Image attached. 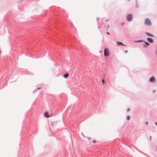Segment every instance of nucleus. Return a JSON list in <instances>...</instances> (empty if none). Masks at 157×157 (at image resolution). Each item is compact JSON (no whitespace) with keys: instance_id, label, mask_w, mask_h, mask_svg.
<instances>
[{"instance_id":"obj_1","label":"nucleus","mask_w":157,"mask_h":157,"mask_svg":"<svg viewBox=\"0 0 157 157\" xmlns=\"http://www.w3.org/2000/svg\"><path fill=\"white\" fill-rule=\"evenodd\" d=\"M145 24L148 25H151V22L150 20L148 18L146 19L145 21Z\"/></svg>"},{"instance_id":"obj_2","label":"nucleus","mask_w":157,"mask_h":157,"mask_svg":"<svg viewBox=\"0 0 157 157\" xmlns=\"http://www.w3.org/2000/svg\"><path fill=\"white\" fill-rule=\"evenodd\" d=\"M109 54V52L108 50L106 48H105L104 50V55L105 56H108Z\"/></svg>"},{"instance_id":"obj_3","label":"nucleus","mask_w":157,"mask_h":157,"mask_svg":"<svg viewBox=\"0 0 157 157\" xmlns=\"http://www.w3.org/2000/svg\"><path fill=\"white\" fill-rule=\"evenodd\" d=\"M127 18L128 21H131L132 18V14H130L128 15Z\"/></svg>"},{"instance_id":"obj_4","label":"nucleus","mask_w":157,"mask_h":157,"mask_svg":"<svg viewBox=\"0 0 157 157\" xmlns=\"http://www.w3.org/2000/svg\"><path fill=\"white\" fill-rule=\"evenodd\" d=\"M149 81L151 82H155V79L154 76H152L149 79Z\"/></svg>"},{"instance_id":"obj_5","label":"nucleus","mask_w":157,"mask_h":157,"mask_svg":"<svg viewBox=\"0 0 157 157\" xmlns=\"http://www.w3.org/2000/svg\"><path fill=\"white\" fill-rule=\"evenodd\" d=\"M44 117H50V116L48 115V111H45L44 113Z\"/></svg>"},{"instance_id":"obj_6","label":"nucleus","mask_w":157,"mask_h":157,"mask_svg":"<svg viewBox=\"0 0 157 157\" xmlns=\"http://www.w3.org/2000/svg\"><path fill=\"white\" fill-rule=\"evenodd\" d=\"M147 40L151 43H152L153 41V40L151 38H147Z\"/></svg>"},{"instance_id":"obj_7","label":"nucleus","mask_w":157,"mask_h":157,"mask_svg":"<svg viewBox=\"0 0 157 157\" xmlns=\"http://www.w3.org/2000/svg\"><path fill=\"white\" fill-rule=\"evenodd\" d=\"M69 76V75L68 73H66L64 75L63 77L65 78H67Z\"/></svg>"},{"instance_id":"obj_8","label":"nucleus","mask_w":157,"mask_h":157,"mask_svg":"<svg viewBox=\"0 0 157 157\" xmlns=\"http://www.w3.org/2000/svg\"><path fill=\"white\" fill-rule=\"evenodd\" d=\"M146 33L148 36H153V35L152 34H149L148 33Z\"/></svg>"},{"instance_id":"obj_9","label":"nucleus","mask_w":157,"mask_h":157,"mask_svg":"<svg viewBox=\"0 0 157 157\" xmlns=\"http://www.w3.org/2000/svg\"><path fill=\"white\" fill-rule=\"evenodd\" d=\"M145 44L146 45H148L149 44V43L147 42H145Z\"/></svg>"},{"instance_id":"obj_10","label":"nucleus","mask_w":157,"mask_h":157,"mask_svg":"<svg viewBox=\"0 0 157 157\" xmlns=\"http://www.w3.org/2000/svg\"><path fill=\"white\" fill-rule=\"evenodd\" d=\"M117 44H121V45H123L122 44V43L121 42H117Z\"/></svg>"},{"instance_id":"obj_11","label":"nucleus","mask_w":157,"mask_h":157,"mask_svg":"<svg viewBox=\"0 0 157 157\" xmlns=\"http://www.w3.org/2000/svg\"><path fill=\"white\" fill-rule=\"evenodd\" d=\"M102 82L103 84H104L105 83V82L104 80L102 79Z\"/></svg>"},{"instance_id":"obj_12","label":"nucleus","mask_w":157,"mask_h":157,"mask_svg":"<svg viewBox=\"0 0 157 157\" xmlns=\"http://www.w3.org/2000/svg\"><path fill=\"white\" fill-rule=\"evenodd\" d=\"M127 119L128 120H129L130 119V117L129 116H128L127 117Z\"/></svg>"},{"instance_id":"obj_13","label":"nucleus","mask_w":157,"mask_h":157,"mask_svg":"<svg viewBox=\"0 0 157 157\" xmlns=\"http://www.w3.org/2000/svg\"><path fill=\"white\" fill-rule=\"evenodd\" d=\"M156 54L157 55V46H156Z\"/></svg>"},{"instance_id":"obj_14","label":"nucleus","mask_w":157,"mask_h":157,"mask_svg":"<svg viewBox=\"0 0 157 157\" xmlns=\"http://www.w3.org/2000/svg\"><path fill=\"white\" fill-rule=\"evenodd\" d=\"M128 52V50H126V51H125V52L126 53H127Z\"/></svg>"},{"instance_id":"obj_15","label":"nucleus","mask_w":157,"mask_h":157,"mask_svg":"<svg viewBox=\"0 0 157 157\" xmlns=\"http://www.w3.org/2000/svg\"><path fill=\"white\" fill-rule=\"evenodd\" d=\"M94 143H95L96 142V141L95 140H94L93 141Z\"/></svg>"},{"instance_id":"obj_16","label":"nucleus","mask_w":157,"mask_h":157,"mask_svg":"<svg viewBox=\"0 0 157 157\" xmlns=\"http://www.w3.org/2000/svg\"><path fill=\"white\" fill-rule=\"evenodd\" d=\"M145 124H148V122H147L145 123Z\"/></svg>"},{"instance_id":"obj_17","label":"nucleus","mask_w":157,"mask_h":157,"mask_svg":"<svg viewBox=\"0 0 157 157\" xmlns=\"http://www.w3.org/2000/svg\"><path fill=\"white\" fill-rule=\"evenodd\" d=\"M122 25H124V22H123L122 24Z\"/></svg>"},{"instance_id":"obj_18","label":"nucleus","mask_w":157,"mask_h":157,"mask_svg":"<svg viewBox=\"0 0 157 157\" xmlns=\"http://www.w3.org/2000/svg\"><path fill=\"white\" fill-rule=\"evenodd\" d=\"M155 124L157 126V122H155Z\"/></svg>"},{"instance_id":"obj_19","label":"nucleus","mask_w":157,"mask_h":157,"mask_svg":"<svg viewBox=\"0 0 157 157\" xmlns=\"http://www.w3.org/2000/svg\"><path fill=\"white\" fill-rule=\"evenodd\" d=\"M40 88H41V87H40L37 88V89H40Z\"/></svg>"},{"instance_id":"obj_20","label":"nucleus","mask_w":157,"mask_h":157,"mask_svg":"<svg viewBox=\"0 0 157 157\" xmlns=\"http://www.w3.org/2000/svg\"><path fill=\"white\" fill-rule=\"evenodd\" d=\"M107 34H109V33L108 32H107Z\"/></svg>"},{"instance_id":"obj_21","label":"nucleus","mask_w":157,"mask_h":157,"mask_svg":"<svg viewBox=\"0 0 157 157\" xmlns=\"http://www.w3.org/2000/svg\"><path fill=\"white\" fill-rule=\"evenodd\" d=\"M1 51L0 50V53H1Z\"/></svg>"},{"instance_id":"obj_22","label":"nucleus","mask_w":157,"mask_h":157,"mask_svg":"<svg viewBox=\"0 0 157 157\" xmlns=\"http://www.w3.org/2000/svg\"><path fill=\"white\" fill-rule=\"evenodd\" d=\"M128 1H129V0H128Z\"/></svg>"}]
</instances>
